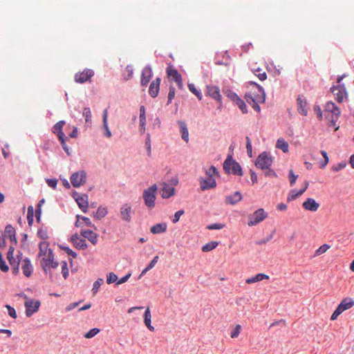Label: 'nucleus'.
Listing matches in <instances>:
<instances>
[{"mask_svg": "<svg viewBox=\"0 0 354 354\" xmlns=\"http://www.w3.org/2000/svg\"><path fill=\"white\" fill-rule=\"evenodd\" d=\"M206 178H200V187L202 191L213 189L216 187V180L213 178L214 176H218L219 173L217 169L212 165L208 169L205 170Z\"/></svg>", "mask_w": 354, "mask_h": 354, "instance_id": "obj_1", "label": "nucleus"}, {"mask_svg": "<svg viewBox=\"0 0 354 354\" xmlns=\"http://www.w3.org/2000/svg\"><path fill=\"white\" fill-rule=\"evenodd\" d=\"M324 111L326 118L328 119L333 126H335L341 113L339 107L332 101H329L326 102Z\"/></svg>", "mask_w": 354, "mask_h": 354, "instance_id": "obj_2", "label": "nucleus"}, {"mask_svg": "<svg viewBox=\"0 0 354 354\" xmlns=\"http://www.w3.org/2000/svg\"><path fill=\"white\" fill-rule=\"evenodd\" d=\"M157 189L156 184H153L143 192L142 198L144 203L149 209H152L156 205Z\"/></svg>", "mask_w": 354, "mask_h": 354, "instance_id": "obj_3", "label": "nucleus"}, {"mask_svg": "<svg viewBox=\"0 0 354 354\" xmlns=\"http://www.w3.org/2000/svg\"><path fill=\"white\" fill-rule=\"evenodd\" d=\"M223 169L227 174H232L241 176L243 175L242 168L239 162L234 160L231 155L227 156L223 162Z\"/></svg>", "mask_w": 354, "mask_h": 354, "instance_id": "obj_4", "label": "nucleus"}, {"mask_svg": "<svg viewBox=\"0 0 354 354\" xmlns=\"http://www.w3.org/2000/svg\"><path fill=\"white\" fill-rule=\"evenodd\" d=\"M272 162L273 159L272 156L269 153L263 151L257 158L255 160V166L259 169L264 170L270 167Z\"/></svg>", "mask_w": 354, "mask_h": 354, "instance_id": "obj_5", "label": "nucleus"}, {"mask_svg": "<svg viewBox=\"0 0 354 354\" xmlns=\"http://www.w3.org/2000/svg\"><path fill=\"white\" fill-rule=\"evenodd\" d=\"M24 299H26L24 302L26 316L30 317L39 310L41 303L39 300L28 298L26 295H24Z\"/></svg>", "mask_w": 354, "mask_h": 354, "instance_id": "obj_6", "label": "nucleus"}, {"mask_svg": "<svg viewBox=\"0 0 354 354\" xmlns=\"http://www.w3.org/2000/svg\"><path fill=\"white\" fill-rule=\"evenodd\" d=\"M205 95L214 100L218 104V109H221L223 107L222 96L220 89L215 85H207L206 86Z\"/></svg>", "mask_w": 354, "mask_h": 354, "instance_id": "obj_7", "label": "nucleus"}, {"mask_svg": "<svg viewBox=\"0 0 354 354\" xmlns=\"http://www.w3.org/2000/svg\"><path fill=\"white\" fill-rule=\"evenodd\" d=\"M268 216V214L263 208H259L248 216V225L254 226L263 221Z\"/></svg>", "mask_w": 354, "mask_h": 354, "instance_id": "obj_8", "label": "nucleus"}, {"mask_svg": "<svg viewBox=\"0 0 354 354\" xmlns=\"http://www.w3.org/2000/svg\"><path fill=\"white\" fill-rule=\"evenodd\" d=\"M5 238L10 239L13 245L17 244L15 229L11 225H7L5 227L4 234H1V248L6 245Z\"/></svg>", "mask_w": 354, "mask_h": 354, "instance_id": "obj_9", "label": "nucleus"}, {"mask_svg": "<svg viewBox=\"0 0 354 354\" xmlns=\"http://www.w3.org/2000/svg\"><path fill=\"white\" fill-rule=\"evenodd\" d=\"M70 180L74 187H79L86 182V172L84 170L75 172L71 175Z\"/></svg>", "mask_w": 354, "mask_h": 354, "instance_id": "obj_10", "label": "nucleus"}, {"mask_svg": "<svg viewBox=\"0 0 354 354\" xmlns=\"http://www.w3.org/2000/svg\"><path fill=\"white\" fill-rule=\"evenodd\" d=\"M331 92L335 96V100L339 102H342L344 100V97L347 95L346 86L344 84H338L337 86L333 85L330 88Z\"/></svg>", "mask_w": 354, "mask_h": 354, "instance_id": "obj_11", "label": "nucleus"}, {"mask_svg": "<svg viewBox=\"0 0 354 354\" xmlns=\"http://www.w3.org/2000/svg\"><path fill=\"white\" fill-rule=\"evenodd\" d=\"M153 76L152 68L150 64L146 65L141 72L140 85L146 87Z\"/></svg>", "mask_w": 354, "mask_h": 354, "instance_id": "obj_12", "label": "nucleus"}, {"mask_svg": "<svg viewBox=\"0 0 354 354\" xmlns=\"http://www.w3.org/2000/svg\"><path fill=\"white\" fill-rule=\"evenodd\" d=\"M93 75L94 71L93 70L86 68L82 72L75 75V81L77 83L83 84L89 81Z\"/></svg>", "mask_w": 354, "mask_h": 354, "instance_id": "obj_13", "label": "nucleus"}, {"mask_svg": "<svg viewBox=\"0 0 354 354\" xmlns=\"http://www.w3.org/2000/svg\"><path fill=\"white\" fill-rule=\"evenodd\" d=\"M131 213L132 208L129 204L125 203L120 207V217L122 221L130 222L131 221Z\"/></svg>", "mask_w": 354, "mask_h": 354, "instance_id": "obj_14", "label": "nucleus"}, {"mask_svg": "<svg viewBox=\"0 0 354 354\" xmlns=\"http://www.w3.org/2000/svg\"><path fill=\"white\" fill-rule=\"evenodd\" d=\"M160 82L161 79L156 77L151 82L149 88V94L151 97L155 98L158 96L160 91Z\"/></svg>", "mask_w": 354, "mask_h": 354, "instance_id": "obj_15", "label": "nucleus"}, {"mask_svg": "<svg viewBox=\"0 0 354 354\" xmlns=\"http://www.w3.org/2000/svg\"><path fill=\"white\" fill-rule=\"evenodd\" d=\"M81 236L87 239L92 244L95 245L97 243L98 235L90 230H82L80 232Z\"/></svg>", "mask_w": 354, "mask_h": 354, "instance_id": "obj_16", "label": "nucleus"}, {"mask_svg": "<svg viewBox=\"0 0 354 354\" xmlns=\"http://www.w3.org/2000/svg\"><path fill=\"white\" fill-rule=\"evenodd\" d=\"M303 207L308 211L311 212H316L319 207V204L315 201V199L311 198H308L304 203H303Z\"/></svg>", "mask_w": 354, "mask_h": 354, "instance_id": "obj_17", "label": "nucleus"}, {"mask_svg": "<svg viewBox=\"0 0 354 354\" xmlns=\"http://www.w3.org/2000/svg\"><path fill=\"white\" fill-rule=\"evenodd\" d=\"M21 269L23 274L26 277H30L33 271V268L28 258L26 257L22 261Z\"/></svg>", "mask_w": 354, "mask_h": 354, "instance_id": "obj_18", "label": "nucleus"}, {"mask_svg": "<svg viewBox=\"0 0 354 354\" xmlns=\"http://www.w3.org/2000/svg\"><path fill=\"white\" fill-rule=\"evenodd\" d=\"M80 209L84 213L87 212L88 207V196L86 194H82L81 197L75 201Z\"/></svg>", "mask_w": 354, "mask_h": 354, "instance_id": "obj_19", "label": "nucleus"}, {"mask_svg": "<svg viewBox=\"0 0 354 354\" xmlns=\"http://www.w3.org/2000/svg\"><path fill=\"white\" fill-rule=\"evenodd\" d=\"M298 111L302 115H306L308 113L307 102L304 96L299 95L297 97Z\"/></svg>", "mask_w": 354, "mask_h": 354, "instance_id": "obj_20", "label": "nucleus"}, {"mask_svg": "<svg viewBox=\"0 0 354 354\" xmlns=\"http://www.w3.org/2000/svg\"><path fill=\"white\" fill-rule=\"evenodd\" d=\"M308 187V182L306 181V187H304V188L299 189V191H296L295 189L291 190L288 195L287 201L288 202H290L291 201L295 200L297 198L301 196L305 192V191L307 189Z\"/></svg>", "mask_w": 354, "mask_h": 354, "instance_id": "obj_21", "label": "nucleus"}, {"mask_svg": "<svg viewBox=\"0 0 354 354\" xmlns=\"http://www.w3.org/2000/svg\"><path fill=\"white\" fill-rule=\"evenodd\" d=\"M166 72H167V76L170 78H172V80L174 82H179L180 78L182 77L181 75L178 72V71L174 67H173V66H171V65H169L167 68Z\"/></svg>", "mask_w": 354, "mask_h": 354, "instance_id": "obj_22", "label": "nucleus"}, {"mask_svg": "<svg viewBox=\"0 0 354 354\" xmlns=\"http://www.w3.org/2000/svg\"><path fill=\"white\" fill-rule=\"evenodd\" d=\"M65 124L64 120H60L57 122L53 127V132L57 134L58 139L65 137V134L63 132V127Z\"/></svg>", "mask_w": 354, "mask_h": 354, "instance_id": "obj_23", "label": "nucleus"}, {"mask_svg": "<svg viewBox=\"0 0 354 354\" xmlns=\"http://www.w3.org/2000/svg\"><path fill=\"white\" fill-rule=\"evenodd\" d=\"M175 189L167 183H163L161 190V196L163 198H169L174 194Z\"/></svg>", "mask_w": 354, "mask_h": 354, "instance_id": "obj_24", "label": "nucleus"}, {"mask_svg": "<svg viewBox=\"0 0 354 354\" xmlns=\"http://www.w3.org/2000/svg\"><path fill=\"white\" fill-rule=\"evenodd\" d=\"M140 133H144L145 131V125H146V115H145V108L144 106H141L140 107Z\"/></svg>", "mask_w": 354, "mask_h": 354, "instance_id": "obj_25", "label": "nucleus"}, {"mask_svg": "<svg viewBox=\"0 0 354 354\" xmlns=\"http://www.w3.org/2000/svg\"><path fill=\"white\" fill-rule=\"evenodd\" d=\"M242 199V195L240 192H235L233 194L227 196L225 202L231 205H235Z\"/></svg>", "mask_w": 354, "mask_h": 354, "instance_id": "obj_26", "label": "nucleus"}, {"mask_svg": "<svg viewBox=\"0 0 354 354\" xmlns=\"http://www.w3.org/2000/svg\"><path fill=\"white\" fill-rule=\"evenodd\" d=\"M178 124L179 126L180 131L181 133V137L183 140L186 142L189 141V132L187 124L185 122L179 120L178 121Z\"/></svg>", "mask_w": 354, "mask_h": 354, "instance_id": "obj_27", "label": "nucleus"}, {"mask_svg": "<svg viewBox=\"0 0 354 354\" xmlns=\"http://www.w3.org/2000/svg\"><path fill=\"white\" fill-rule=\"evenodd\" d=\"M230 56L228 54L227 51L222 53V59H219V55H217L215 57V64L216 65H225L228 66L230 64Z\"/></svg>", "mask_w": 354, "mask_h": 354, "instance_id": "obj_28", "label": "nucleus"}, {"mask_svg": "<svg viewBox=\"0 0 354 354\" xmlns=\"http://www.w3.org/2000/svg\"><path fill=\"white\" fill-rule=\"evenodd\" d=\"M41 267L45 273H47L48 270L50 268L55 269L57 268L59 263L55 259H51L49 261H40Z\"/></svg>", "mask_w": 354, "mask_h": 354, "instance_id": "obj_29", "label": "nucleus"}, {"mask_svg": "<svg viewBox=\"0 0 354 354\" xmlns=\"http://www.w3.org/2000/svg\"><path fill=\"white\" fill-rule=\"evenodd\" d=\"M107 117H108L107 109H104L103 111V115H102L103 128L104 129V136H106L107 138H111L112 134H111V132L109 130V128L108 126Z\"/></svg>", "mask_w": 354, "mask_h": 354, "instance_id": "obj_30", "label": "nucleus"}, {"mask_svg": "<svg viewBox=\"0 0 354 354\" xmlns=\"http://www.w3.org/2000/svg\"><path fill=\"white\" fill-rule=\"evenodd\" d=\"M167 227L165 223H157L151 227L150 232L153 234L163 233L166 232Z\"/></svg>", "mask_w": 354, "mask_h": 354, "instance_id": "obj_31", "label": "nucleus"}, {"mask_svg": "<svg viewBox=\"0 0 354 354\" xmlns=\"http://www.w3.org/2000/svg\"><path fill=\"white\" fill-rule=\"evenodd\" d=\"M354 306V301L351 298H344L338 305L341 310H344L351 308Z\"/></svg>", "mask_w": 354, "mask_h": 354, "instance_id": "obj_32", "label": "nucleus"}, {"mask_svg": "<svg viewBox=\"0 0 354 354\" xmlns=\"http://www.w3.org/2000/svg\"><path fill=\"white\" fill-rule=\"evenodd\" d=\"M268 279H269L268 275L262 273H259L254 277L247 279L245 281L247 283L250 284Z\"/></svg>", "mask_w": 354, "mask_h": 354, "instance_id": "obj_33", "label": "nucleus"}, {"mask_svg": "<svg viewBox=\"0 0 354 354\" xmlns=\"http://www.w3.org/2000/svg\"><path fill=\"white\" fill-rule=\"evenodd\" d=\"M151 315L149 308H147L144 313V322L145 326L148 328L150 331L154 330V327L151 324Z\"/></svg>", "mask_w": 354, "mask_h": 354, "instance_id": "obj_34", "label": "nucleus"}, {"mask_svg": "<svg viewBox=\"0 0 354 354\" xmlns=\"http://www.w3.org/2000/svg\"><path fill=\"white\" fill-rule=\"evenodd\" d=\"M108 214L107 207L100 206L97 211L93 214V216L96 220H101L102 218L106 216Z\"/></svg>", "mask_w": 354, "mask_h": 354, "instance_id": "obj_35", "label": "nucleus"}, {"mask_svg": "<svg viewBox=\"0 0 354 354\" xmlns=\"http://www.w3.org/2000/svg\"><path fill=\"white\" fill-rule=\"evenodd\" d=\"M133 66L131 64H128L124 72L122 73L123 80L125 81H128L133 77Z\"/></svg>", "mask_w": 354, "mask_h": 354, "instance_id": "obj_36", "label": "nucleus"}, {"mask_svg": "<svg viewBox=\"0 0 354 354\" xmlns=\"http://www.w3.org/2000/svg\"><path fill=\"white\" fill-rule=\"evenodd\" d=\"M257 88L259 89L260 93L253 94V96L255 97V100L257 102L263 103L266 100V93L264 89L260 85H257Z\"/></svg>", "mask_w": 354, "mask_h": 354, "instance_id": "obj_37", "label": "nucleus"}, {"mask_svg": "<svg viewBox=\"0 0 354 354\" xmlns=\"http://www.w3.org/2000/svg\"><path fill=\"white\" fill-rule=\"evenodd\" d=\"M8 261L11 266L12 274L15 275L17 274L19 271L20 259H17L15 258L12 259H10Z\"/></svg>", "mask_w": 354, "mask_h": 354, "instance_id": "obj_38", "label": "nucleus"}, {"mask_svg": "<svg viewBox=\"0 0 354 354\" xmlns=\"http://www.w3.org/2000/svg\"><path fill=\"white\" fill-rule=\"evenodd\" d=\"M288 143L284 140L283 138H280L277 140L276 143V147L281 149L283 152H288Z\"/></svg>", "mask_w": 354, "mask_h": 354, "instance_id": "obj_39", "label": "nucleus"}, {"mask_svg": "<svg viewBox=\"0 0 354 354\" xmlns=\"http://www.w3.org/2000/svg\"><path fill=\"white\" fill-rule=\"evenodd\" d=\"M48 248V242H40L39 244V253H38V256L40 257H42V256H46L47 252H48V250L49 248Z\"/></svg>", "mask_w": 354, "mask_h": 354, "instance_id": "obj_40", "label": "nucleus"}, {"mask_svg": "<svg viewBox=\"0 0 354 354\" xmlns=\"http://www.w3.org/2000/svg\"><path fill=\"white\" fill-rule=\"evenodd\" d=\"M158 256H155L149 265L142 271L140 277L145 275L149 270L152 269L158 261Z\"/></svg>", "mask_w": 354, "mask_h": 354, "instance_id": "obj_41", "label": "nucleus"}, {"mask_svg": "<svg viewBox=\"0 0 354 354\" xmlns=\"http://www.w3.org/2000/svg\"><path fill=\"white\" fill-rule=\"evenodd\" d=\"M234 103L240 109L242 113L245 114L248 113L247 106L243 100L239 97Z\"/></svg>", "mask_w": 354, "mask_h": 354, "instance_id": "obj_42", "label": "nucleus"}, {"mask_svg": "<svg viewBox=\"0 0 354 354\" xmlns=\"http://www.w3.org/2000/svg\"><path fill=\"white\" fill-rule=\"evenodd\" d=\"M188 88L193 94H194L197 97L198 100H202V98H203L202 93L201 92L200 90H198L196 88V86L194 84H192V83L188 84Z\"/></svg>", "mask_w": 354, "mask_h": 354, "instance_id": "obj_43", "label": "nucleus"}, {"mask_svg": "<svg viewBox=\"0 0 354 354\" xmlns=\"http://www.w3.org/2000/svg\"><path fill=\"white\" fill-rule=\"evenodd\" d=\"M218 245V242L217 241H210L202 247V251L207 252L212 250L216 248Z\"/></svg>", "mask_w": 354, "mask_h": 354, "instance_id": "obj_44", "label": "nucleus"}, {"mask_svg": "<svg viewBox=\"0 0 354 354\" xmlns=\"http://www.w3.org/2000/svg\"><path fill=\"white\" fill-rule=\"evenodd\" d=\"M74 247L77 250H86L88 247L84 239H80L78 241L73 243Z\"/></svg>", "mask_w": 354, "mask_h": 354, "instance_id": "obj_45", "label": "nucleus"}, {"mask_svg": "<svg viewBox=\"0 0 354 354\" xmlns=\"http://www.w3.org/2000/svg\"><path fill=\"white\" fill-rule=\"evenodd\" d=\"M223 93L230 100H231L233 102H234L239 97V95L234 93L233 91L230 89H226L223 91Z\"/></svg>", "mask_w": 354, "mask_h": 354, "instance_id": "obj_46", "label": "nucleus"}, {"mask_svg": "<svg viewBox=\"0 0 354 354\" xmlns=\"http://www.w3.org/2000/svg\"><path fill=\"white\" fill-rule=\"evenodd\" d=\"M104 283V279L102 278H98L93 285L92 292L95 295L99 290L102 284Z\"/></svg>", "mask_w": 354, "mask_h": 354, "instance_id": "obj_47", "label": "nucleus"}, {"mask_svg": "<svg viewBox=\"0 0 354 354\" xmlns=\"http://www.w3.org/2000/svg\"><path fill=\"white\" fill-rule=\"evenodd\" d=\"M34 209L32 206H28L27 212V221L28 225L31 226L33 223Z\"/></svg>", "mask_w": 354, "mask_h": 354, "instance_id": "obj_48", "label": "nucleus"}, {"mask_svg": "<svg viewBox=\"0 0 354 354\" xmlns=\"http://www.w3.org/2000/svg\"><path fill=\"white\" fill-rule=\"evenodd\" d=\"M83 116L85 118L86 123L91 122V111L89 107H84L83 110Z\"/></svg>", "mask_w": 354, "mask_h": 354, "instance_id": "obj_49", "label": "nucleus"}, {"mask_svg": "<svg viewBox=\"0 0 354 354\" xmlns=\"http://www.w3.org/2000/svg\"><path fill=\"white\" fill-rule=\"evenodd\" d=\"M59 248L64 250L68 256H71L73 258H76L77 256V254L73 251L68 246H64V245H59Z\"/></svg>", "mask_w": 354, "mask_h": 354, "instance_id": "obj_50", "label": "nucleus"}, {"mask_svg": "<svg viewBox=\"0 0 354 354\" xmlns=\"http://www.w3.org/2000/svg\"><path fill=\"white\" fill-rule=\"evenodd\" d=\"M330 248V245H329L326 243L321 245L318 249H317L315 250V256H319V255L325 253Z\"/></svg>", "mask_w": 354, "mask_h": 354, "instance_id": "obj_51", "label": "nucleus"}, {"mask_svg": "<svg viewBox=\"0 0 354 354\" xmlns=\"http://www.w3.org/2000/svg\"><path fill=\"white\" fill-rule=\"evenodd\" d=\"M37 236L42 240H46L48 238V231L46 227H41L37 231Z\"/></svg>", "mask_w": 354, "mask_h": 354, "instance_id": "obj_52", "label": "nucleus"}, {"mask_svg": "<svg viewBox=\"0 0 354 354\" xmlns=\"http://www.w3.org/2000/svg\"><path fill=\"white\" fill-rule=\"evenodd\" d=\"M244 99L245 100L246 102L251 106L257 102L255 100V97H254L253 94L251 93H246L244 95Z\"/></svg>", "mask_w": 354, "mask_h": 354, "instance_id": "obj_53", "label": "nucleus"}, {"mask_svg": "<svg viewBox=\"0 0 354 354\" xmlns=\"http://www.w3.org/2000/svg\"><path fill=\"white\" fill-rule=\"evenodd\" d=\"M145 147L147 151L148 156H151V138H150V134L147 133L146 140H145Z\"/></svg>", "mask_w": 354, "mask_h": 354, "instance_id": "obj_54", "label": "nucleus"}, {"mask_svg": "<svg viewBox=\"0 0 354 354\" xmlns=\"http://www.w3.org/2000/svg\"><path fill=\"white\" fill-rule=\"evenodd\" d=\"M176 94V89L173 86H169V91L167 97V104H169L172 100L174 98Z\"/></svg>", "mask_w": 354, "mask_h": 354, "instance_id": "obj_55", "label": "nucleus"}, {"mask_svg": "<svg viewBox=\"0 0 354 354\" xmlns=\"http://www.w3.org/2000/svg\"><path fill=\"white\" fill-rule=\"evenodd\" d=\"M76 217L78 218V220H82L85 225L88 227H94V225L91 223L90 218L88 217L80 215H77Z\"/></svg>", "mask_w": 354, "mask_h": 354, "instance_id": "obj_56", "label": "nucleus"}, {"mask_svg": "<svg viewBox=\"0 0 354 354\" xmlns=\"http://www.w3.org/2000/svg\"><path fill=\"white\" fill-rule=\"evenodd\" d=\"M99 332H100V329H98L97 328H93L84 335V337L87 338V339L92 338L94 336H95Z\"/></svg>", "mask_w": 354, "mask_h": 354, "instance_id": "obj_57", "label": "nucleus"}, {"mask_svg": "<svg viewBox=\"0 0 354 354\" xmlns=\"http://www.w3.org/2000/svg\"><path fill=\"white\" fill-rule=\"evenodd\" d=\"M51 259H55V258H54V253H53V250L49 248L48 250V252H47L46 255L44 256L41 259V261H45L46 262V261H49Z\"/></svg>", "mask_w": 354, "mask_h": 354, "instance_id": "obj_58", "label": "nucleus"}, {"mask_svg": "<svg viewBox=\"0 0 354 354\" xmlns=\"http://www.w3.org/2000/svg\"><path fill=\"white\" fill-rule=\"evenodd\" d=\"M245 140H246V146L245 147H246L247 153L249 156V157H252V147L251 140L248 136L245 137Z\"/></svg>", "mask_w": 354, "mask_h": 354, "instance_id": "obj_59", "label": "nucleus"}, {"mask_svg": "<svg viewBox=\"0 0 354 354\" xmlns=\"http://www.w3.org/2000/svg\"><path fill=\"white\" fill-rule=\"evenodd\" d=\"M298 178V176L295 174L292 170L289 171L288 179L290 181V186H293Z\"/></svg>", "mask_w": 354, "mask_h": 354, "instance_id": "obj_60", "label": "nucleus"}, {"mask_svg": "<svg viewBox=\"0 0 354 354\" xmlns=\"http://www.w3.org/2000/svg\"><path fill=\"white\" fill-rule=\"evenodd\" d=\"M118 280V276L113 272H110L106 276V282L108 284L115 282Z\"/></svg>", "mask_w": 354, "mask_h": 354, "instance_id": "obj_61", "label": "nucleus"}, {"mask_svg": "<svg viewBox=\"0 0 354 354\" xmlns=\"http://www.w3.org/2000/svg\"><path fill=\"white\" fill-rule=\"evenodd\" d=\"M225 227V224L223 223H212L207 226V229L212 230H221Z\"/></svg>", "mask_w": 354, "mask_h": 354, "instance_id": "obj_62", "label": "nucleus"}, {"mask_svg": "<svg viewBox=\"0 0 354 354\" xmlns=\"http://www.w3.org/2000/svg\"><path fill=\"white\" fill-rule=\"evenodd\" d=\"M241 330V326L240 325H236L235 328L231 331L230 336L232 338L237 337Z\"/></svg>", "mask_w": 354, "mask_h": 354, "instance_id": "obj_63", "label": "nucleus"}, {"mask_svg": "<svg viewBox=\"0 0 354 354\" xmlns=\"http://www.w3.org/2000/svg\"><path fill=\"white\" fill-rule=\"evenodd\" d=\"M264 170H265V171H264L265 176L269 177V178L277 177L276 172L270 167H268V169H266Z\"/></svg>", "mask_w": 354, "mask_h": 354, "instance_id": "obj_64", "label": "nucleus"}]
</instances>
